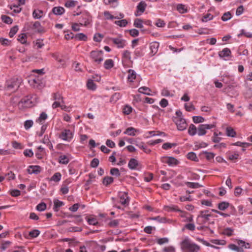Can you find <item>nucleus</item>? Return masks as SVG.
Wrapping results in <instances>:
<instances>
[{"mask_svg":"<svg viewBox=\"0 0 252 252\" xmlns=\"http://www.w3.org/2000/svg\"><path fill=\"white\" fill-rule=\"evenodd\" d=\"M181 247L182 250H188L189 252H198L200 250V247L191 243L188 238H186L182 241Z\"/></svg>","mask_w":252,"mask_h":252,"instance_id":"nucleus-1","label":"nucleus"},{"mask_svg":"<svg viewBox=\"0 0 252 252\" xmlns=\"http://www.w3.org/2000/svg\"><path fill=\"white\" fill-rule=\"evenodd\" d=\"M36 96H26L21 99L19 104H23L25 107H30L34 105V102L32 99H35Z\"/></svg>","mask_w":252,"mask_h":252,"instance_id":"nucleus-2","label":"nucleus"},{"mask_svg":"<svg viewBox=\"0 0 252 252\" xmlns=\"http://www.w3.org/2000/svg\"><path fill=\"white\" fill-rule=\"evenodd\" d=\"M215 126L213 124H201L197 128V134L199 136H202L206 133V129H210Z\"/></svg>","mask_w":252,"mask_h":252,"instance_id":"nucleus-3","label":"nucleus"},{"mask_svg":"<svg viewBox=\"0 0 252 252\" xmlns=\"http://www.w3.org/2000/svg\"><path fill=\"white\" fill-rule=\"evenodd\" d=\"M103 52L102 51H93L91 52V57L94 62L100 63L103 60Z\"/></svg>","mask_w":252,"mask_h":252,"instance_id":"nucleus-4","label":"nucleus"},{"mask_svg":"<svg viewBox=\"0 0 252 252\" xmlns=\"http://www.w3.org/2000/svg\"><path fill=\"white\" fill-rule=\"evenodd\" d=\"M20 79L12 78L7 82V88L9 90L17 89L20 86Z\"/></svg>","mask_w":252,"mask_h":252,"instance_id":"nucleus-5","label":"nucleus"},{"mask_svg":"<svg viewBox=\"0 0 252 252\" xmlns=\"http://www.w3.org/2000/svg\"><path fill=\"white\" fill-rule=\"evenodd\" d=\"M173 121L176 124L179 130L182 131L186 129L187 124L185 119H173Z\"/></svg>","mask_w":252,"mask_h":252,"instance_id":"nucleus-6","label":"nucleus"},{"mask_svg":"<svg viewBox=\"0 0 252 252\" xmlns=\"http://www.w3.org/2000/svg\"><path fill=\"white\" fill-rule=\"evenodd\" d=\"M161 161L167 163L169 165H176L178 164V160L172 157H164L161 158Z\"/></svg>","mask_w":252,"mask_h":252,"instance_id":"nucleus-7","label":"nucleus"},{"mask_svg":"<svg viewBox=\"0 0 252 252\" xmlns=\"http://www.w3.org/2000/svg\"><path fill=\"white\" fill-rule=\"evenodd\" d=\"M118 196L120 198V202L122 205H126L129 202V197L128 193L126 192L119 191Z\"/></svg>","mask_w":252,"mask_h":252,"instance_id":"nucleus-8","label":"nucleus"},{"mask_svg":"<svg viewBox=\"0 0 252 252\" xmlns=\"http://www.w3.org/2000/svg\"><path fill=\"white\" fill-rule=\"evenodd\" d=\"M110 40L119 48H123L126 45V40L121 37L111 38Z\"/></svg>","mask_w":252,"mask_h":252,"instance_id":"nucleus-9","label":"nucleus"},{"mask_svg":"<svg viewBox=\"0 0 252 252\" xmlns=\"http://www.w3.org/2000/svg\"><path fill=\"white\" fill-rule=\"evenodd\" d=\"M73 137V134L69 129H64L60 135V138L63 140L70 141Z\"/></svg>","mask_w":252,"mask_h":252,"instance_id":"nucleus-10","label":"nucleus"},{"mask_svg":"<svg viewBox=\"0 0 252 252\" xmlns=\"http://www.w3.org/2000/svg\"><path fill=\"white\" fill-rule=\"evenodd\" d=\"M80 24L81 25H84L85 26H87L88 25L91 21V17L90 15L87 13L83 14L79 19Z\"/></svg>","mask_w":252,"mask_h":252,"instance_id":"nucleus-11","label":"nucleus"},{"mask_svg":"<svg viewBox=\"0 0 252 252\" xmlns=\"http://www.w3.org/2000/svg\"><path fill=\"white\" fill-rule=\"evenodd\" d=\"M211 214H200L198 215L197 220L199 223H205L209 220V218L211 217Z\"/></svg>","mask_w":252,"mask_h":252,"instance_id":"nucleus-12","label":"nucleus"},{"mask_svg":"<svg viewBox=\"0 0 252 252\" xmlns=\"http://www.w3.org/2000/svg\"><path fill=\"white\" fill-rule=\"evenodd\" d=\"M231 52L228 48H225L221 51L219 53V56L221 58L224 59L225 60H227L226 58L230 57L231 56Z\"/></svg>","mask_w":252,"mask_h":252,"instance_id":"nucleus-13","label":"nucleus"},{"mask_svg":"<svg viewBox=\"0 0 252 252\" xmlns=\"http://www.w3.org/2000/svg\"><path fill=\"white\" fill-rule=\"evenodd\" d=\"M41 168L38 165H30L28 169V172L29 174H38L41 172Z\"/></svg>","mask_w":252,"mask_h":252,"instance_id":"nucleus-14","label":"nucleus"},{"mask_svg":"<svg viewBox=\"0 0 252 252\" xmlns=\"http://www.w3.org/2000/svg\"><path fill=\"white\" fill-rule=\"evenodd\" d=\"M147 6V4L144 1H141L137 6V13L140 12L139 14H135L136 16L140 15L141 14L143 13Z\"/></svg>","mask_w":252,"mask_h":252,"instance_id":"nucleus-15","label":"nucleus"},{"mask_svg":"<svg viewBox=\"0 0 252 252\" xmlns=\"http://www.w3.org/2000/svg\"><path fill=\"white\" fill-rule=\"evenodd\" d=\"M139 164L137 160L135 158H131L128 163V167L131 170H135L137 169V167Z\"/></svg>","mask_w":252,"mask_h":252,"instance_id":"nucleus-16","label":"nucleus"},{"mask_svg":"<svg viewBox=\"0 0 252 252\" xmlns=\"http://www.w3.org/2000/svg\"><path fill=\"white\" fill-rule=\"evenodd\" d=\"M64 9L61 6L54 7L52 9L53 13L57 15H61L64 12Z\"/></svg>","mask_w":252,"mask_h":252,"instance_id":"nucleus-17","label":"nucleus"},{"mask_svg":"<svg viewBox=\"0 0 252 252\" xmlns=\"http://www.w3.org/2000/svg\"><path fill=\"white\" fill-rule=\"evenodd\" d=\"M136 73L134 70L132 69H129L128 70V76L127 79L130 82H133V80L136 78Z\"/></svg>","mask_w":252,"mask_h":252,"instance_id":"nucleus-18","label":"nucleus"},{"mask_svg":"<svg viewBox=\"0 0 252 252\" xmlns=\"http://www.w3.org/2000/svg\"><path fill=\"white\" fill-rule=\"evenodd\" d=\"M114 182V178L112 177L106 176L103 179L102 183L103 184L107 187Z\"/></svg>","mask_w":252,"mask_h":252,"instance_id":"nucleus-19","label":"nucleus"},{"mask_svg":"<svg viewBox=\"0 0 252 252\" xmlns=\"http://www.w3.org/2000/svg\"><path fill=\"white\" fill-rule=\"evenodd\" d=\"M138 131V129H136L134 127H129L126 129V131L124 132V134L130 136H134L135 135V132Z\"/></svg>","mask_w":252,"mask_h":252,"instance_id":"nucleus-20","label":"nucleus"},{"mask_svg":"<svg viewBox=\"0 0 252 252\" xmlns=\"http://www.w3.org/2000/svg\"><path fill=\"white\" fill-rule=\"evenodd\" d=\"M59 162L63 164H67L69 161V158L66 155H61L59 158Z\"/></svg>","mask_w":252,"mask_h":252,"instance_id":"nucleus-21","label":"nucleus"},{"mask_svg":"<svg viewBox=\"0 0 252 252\" xmlns=\"http://www.w3.org/2000/svg\"><path fill=\"white\" fill-rule=\"evenodd\" d=\"M158 47L159 43L158 42H155L152 43L150 45V49L152 53L155 54L157 52Z\"/></svg>","mask_w":252,"mask_h":252,"instance_id":"nucleus-22","label":"nucleus"},{"mask_svg":"<svg viewBox=\"0 0 252 252\" xmlns=\"http://www.w3.org/2000/svg\"><path fill=\"white\" fill-rule=\"evenodd\" d=\"M43 11L39 9H35L32 12V16L34 19H39L42 16Z\"/></svg>","mask_w":252,"mask_h":252,"instance_id":"nucleus-23","label":"nucleus"},{"mask_svg":"<svg viewBox=\"0 0 252 252\" xmlns=\"http://www.w3.org/2000/svg\"><path fill=\"white\" fill-rule=\"evenodd\" d=\"M114 66V62L112 59L106 60L104 63V66L105 69H109L112 68Z\"/></svg>","mask_w":252,"mask_h":252,"instance_id":"nucleus-24","label":"nucleus"},{"mask_svg":"<svg viewBox=\"0 0 252 252\" xmlns=\"http://www.w3.org/2000/svg\"><path fill=\"white\" fill-rule=\"evenodd\" d=\"M197 128L193 124L190 125L188 133L191 136H194L197 132Z\"/></svg>","mask_w":252,"mask_h":252,"instance_id":"nucleus-25","label":"nucleus"},{"mask_svg":"<svg viewBox=\"0 0 252 252\" xmlns=\"http://www.w3.org/2000/svg\"><path fill=\"white\" fill-rule=\"evenodd\" d=\"M229 205L230 204L228 202L223 201L218 204V208L220 210L224 211L229 207Z\"/></svg>","mask_w":252,"mask_h":252,"instance_id":"nucleus-26","label":"nucleus"},{"mask_svg":"<svg viewBox=\"0 0 252 252\" xmlns=\"http://www.w3.org/2000/svg\"><path fill=\"white\" fill-rule=\"evenodd\" d=\"M185 184L189 188H190L191 189H196V188H199L203 187V186L200 185L198 183H192V182H186Z\"/></svg>","mask_w":252,"mask_h":252,"instance_id":"nucleus-27","label":"nucleus"},{"mask_svg":"<svg viewBox=\"0 0 252 252\" xmlns=\"http://www.w3.org/2000/svg\"><path fill=\"white\" fill-rule=\"evenodd\" d=\"M151 90L150 88L146 87H142L139 88L138 92L140 93H142L148 95H150L151 94L149 93Z\"/></svg>","mask_w":252,"mask_h":252,"instance_id":"nucleus-28","label":"nucleus"},{"mask_svg":"<svg viewBox=\"0 0 252 252\" xmlns=\"http://www.w3.org/2000/svg\"><path fill=\"white\" fill-rule=\"evenodd\" d=\"M54 205L53 209L55 211H58V208L64 205V203L63 201L56 200L54 201Z\"/></svg>","mask_w":252,"mask_h":252,"instance_id":"nucleus-29","label":"nucleus"},{"mask_svg":"<svg viewBox=\"0 0 252 252\" xmlns=\"http://www.w3.org/2000/svg\"><path fill=\"white\" fill-rule=\"evenodd\" d=\"M114 23L120 27H125L127 25V21L126 19H123L119 21H115Z\"/></svg>","mask_w":252,"mask_h":252,"instance_id":"nucleus-30","label":"nucleus"},{"mask_svg":"<svg viewBox=\"0 0 252 252\" xmlns=\"http://www.w3.org/2000/svg\"><path fill=\"white\" fill-rule=\"evenodd\" d=\"M53 97L54 100L55 101H61L62 103L63 102V97L59 92L54 93L53 94Z\"/></svg>","mask_w":252,"mask_h":252,"instance_id":"nucleus-31","label":"nucleus"},{"mask_svg":"<svg viewBox=\"0 0 252 252\" xmlns=\"http://www.w3.org/2000/svg\"><path fill=\"white\" fill-rule=\"evenodd\" d=\"M87 86L88 89L95 90L96 89V85L92 79H89L87 82Z\"/></svg>","mask_w":252,"mask_h":252,"instance_id":"nucleus-32","label":"nucleus"},{"mask_svg":"<svg viewBox=\"0 0 252 252\" xmlns=\"http://www.w3.org/2000/svg\"><path fill=\"white\" fill-rule=\"evenodd\" d=\"M133 25L136 28L142 29L143 28V21L140 19H136L134 21Z\"/></svg>","mask_w":252,"mask_h":252,"instance_id":"nucleus-33","label":"nucleus"},{"mask_svg":"<svg viewBox=\"0 0 252 252\" xmlns=\"http://www.w3.org/2000/svg\"><path fill=\"white\" fill-rule=\"evenodd\" d=\"M236 132L231 127H228L226 128V135L228 136L234 137L236 136Z\"/></svg>","mask_w":252,"mask_h":252,"instance_id":"nucleus-34","label":"nucleus"},{"mask_svg":"<svg viewBox=\"0 0 252 252\" xmlns=\"http://www.w3.org/2000/svg\"><path fill=\"white\" fill-rule=\"evenodd\" d=\"M74 38L81 41H86L87 40V36L83 33L76 34L74 36Z\"/></svg>","mask_w":252,"mask_h":252,"instance_id":"nucleus-35","label":"nucleus"},{"mask_svg":"<svg viewBox=\"0 0 252 252\" xmlns=\"http://www.w3.org/2000/svg\"><path fill=\"white\" fill-rule=\"evenodd\" d=\"M62 175L60 172L55 173L51 178V181H53L56 182H59L61 179Z\"/></svg>","mask_w":252,"mask_h":252,"instance_id":"nucleus-36","label":"nucleus"},{"mask_svg":"<svg viewBox=\"0 0 252 252\" xmlns=\"http://www.w3.org/2000/svg\"><path fill=\"white\" fill-rule=\"evenodd\" d=\"M48 117V116L46 113L45 112H42L38 119L36 120V122L42 124V122L44 121Z\"/></svg>","mask_w":252,"mask_h":252,"instance_id":"nucleus-37","label":"nucleus"},{"mask_svg":"<svg viewBox=\"0 0 252 252\" xmlns=\"http://www.w3.org/2000/svg\"><path fill=\"white\" fill-rule=\"evenodd\" d=\"M77 1L73 0H68L64 4L66 7H72L75 6L77 4Z\"/></svg>","mask_w":252,"mask_h":252,"instance_id":"nucleus-38","label":"nucleus"},{"mask_svg":"<svg viewBox=\"0 0 252 252\" xmlns=\"http://www.w3.org/2000/svg\"><path fill=\"white\" fill-rule=\"evenodd\" d=\"M40 231L38 229H33L30 231L29 233V235L31 238H36L40 234Z\"/></svg>","mask_w":252,"mask_h":252,"instance_id":"nucleus-39","label":"nucleus"},{"mask_svg":"<svg viewBox=\"0 0 252 252\" xmlns=\"http://www.w3.org/2000/svg\"><path fill=\"white\" fill-rule=\"evenodd\" d=\"M177 9L180 13H185L187 12V9L183 4H178L177 6Z\"/></svg>","mask_w":252,"mask_h":252,"instance_id":"nucleus-40","label":"nucleus"},{"mask_svg":"<svg viewBox=\"0 0 252 252\" xmlns=\"http://www.w3.org/2000/svg\"><path fill=\"white\" fill-rule=\"evenodd\" d=\"M214 16L213 15L211 14L210 13H207L202 17L201 21L203 22H207L208 21L212 20Z\"/></svg>","mask_w":252,"mask_h":252,"instance_id":"nucleus-41","label":"nucleus"},{"mask_svg":"<svg viewBox=\"0 0 252 252\" xmlns=\"http://www.w3.org/2000/svg\"><path fill=\"white\" fill-rule=\"evenodd\" d=\"M2 21L7 24H11L12 23V19L6 15H2L1 17Z\"/></svg>","mask_w":252,"mask_h":252,"instance_id":"nucleus-42","label":"nucleus"},{"mask_svg":"<svg viewBox=\"0 0 252 252\" xmlns=\"http://www.w3.org/2000/svg\"><path fill=\"white\" fill-rule=\"evenodd\" d=\"M187 158L193 161H197L198 158L194 152H189L187 154Z\"/></svg>","mask_w":252,"mask_h":252,"instance_id":"nucleus-43","label":"nucleus"},{"mask_svg":"<svg viewBox=\"0 0 252 252\" xmlns=\"http://www.w3.org/2000/svg\"><path fill=\"white\" fill-rule=\"evenodd\" d=\"M110 173L112 176L119 177L121 175L119 170L117 168H112L111 169Z\"/></svg>","mask_w":252,"mask_h":252,"instance_id":"nucleus-44","label":"nucleus"},{"mask_svg":"<svg viewBox=\"0 0 252 252\" xmlns=\"http://www.w3.org/2000/svg\"><path fill=\"white\" fill-rule=\"evenodd\" d=\"M232 17L231 13L230 12H225L222 16L221 19L223 21H227L230 20Z\"/></svg>","mask_w":252,"mask_h":252,"instance_id":"nucleus-45","label":"nucleus"},{"mask_svg":"<svg viewBox=\"0 0 252 252\" xmlns=\"http://www.w3.org/2000/svg\"><path fill=\"white\" fill-rule=\"evenodd\" d=\"M33 27L35 29H37V31L38 32H42L43 30L41 26V24L39 22L36 21L33 25Z\"/></svg>","mask_w":252,"mask_h":252,"instance_id":"nucleus-46","label":"nucleus"},{"mask_svg":"<svg viewBox=\"0 0 252 252\" xmlns=\"http://www.w3.org/2000/svg\"><path fill=\"white\" fill-rule=\"evenodd\" d=\"M36 208L39 211H43L46 209V204L44 202H41L36 206Z\"/></svg>","mask_w":252,"mask_h":252,"instance_id":"nucleus-47","label":"nucleus"},{"mask_svg":"<svg viewBox=\"0 0 252 252\" xmlns=\"http://www.w3.org/2000/svg\"><path fill=\"white\" fill-rule=\"evenodd\" d=\"M18 30V27L17 26H15L12 28L9 33V35L10 37H12L16 33Z\"/></svg>","mask_w":252,"mask_h":252,"instance_id":"nucleus-48","label":"nucleus"},{"mask_svg":"<svg viewBox=\"0 0 252 252\" xmlns=\"http://www.w3.org/2000/svg\"><path fill=\"white\" fill-rule=\"evenodd\" d=\"M132 108L129 105H126L123 108V113L126 115H128L132 112Z\"/></svg>","mask_w":252,"mask_h":252,"instance_id":"nucleus-49","label":"nucleus"},{"mask_svg":"<svg viewBox=\"0 0 252 252\" xmlns=\"http://www.w3.org/2000/svg\"><path fill=\"white\" fill-rule=\"evenodd\" d=\"M193 121L194 123H200L204 122V119L201 116H193L192 117Z\"/></svg>","mask_w":252,"mask_h":252,"instance_id":"nucleus-50","label":"nucleus"},{"mask_svg":"<svg viewBox=\"0 0 252 252\" xmlns=\"http://www.w3.org/2000/svg\"><path fill=\"white\" fill-rule=\"evenodd\" d=\"M104 15L106 19L107 20L109 19H119L118 17H115L112 15L108 11H105L104 12Z\"/></svg>","mask_w":252,"mask_h":252,"instance_id":"nucleus-51","label":"nucleus"},{"mask_svg":"<svg viewBox=\"0 0 252 252\" xmlns=\"http://www.w3.org/2000/svg\"><path fill=\"white\" fill-rule=\"evenodd\" d=\"M197 240L200 242H201L203 245L206 246H208V247H211L212 248H216V249H218L219 248L216 247V246H215L214 245H212L211 244H210L209 243H208V242L204 240L203 239H201V238H197Z\"/></svg>","mask_w":252,"mask_h":252,"instance_id":"nucleus-52","label":"nucleus"},{"mask_svg":"<svg viewBox=\"0 0 252 252\" xmlns=\"http://www.w3.org/2000/svg\"><path fill=\"white\" fill-rule=\"evenodd\" d=\"M167 208H168V211H173L175 212H179L183 213V211L180 209H178V206L176 205H172L170 206H167Z\"/></svg>","mask_w":252,"mask_h":252,"instance_id":"nucleus-53","label":"nucleus"},{"mask_svg":"<svg viewBox=\"0 0 252 252\" xmlns=\"http://www.w3.org/2000/svg\"><path fill=\"white\" fill-rule=\"evenodd\" d=\"M99 163V159L98 158H94L91 161L90 165L93 168H96L98 166Z\"/></svg>","mask_w":252,"mask_h":252,"instance_id":"nucleus-54","label":"nucleus"},{"mask_svg":"<svg viewBox=\"0 0 252 252\" xmlns=\"http://www.w3.org/2000/svg\"><path fill=\"white\" fill-rule=\"evenodd\" d=\"M26 37H27L25 33H22L19 35L17 39L22 44H24V43H26Z\"/></svg>","mask_w":252,"mask_h":252,"instance_id":"nucleus-55","label":"nucleus"},{"mask_svg":"<svg viewBox=\"0 0 252 252\" xmlns=\"http://www.w3.org/2000/svg\"><path fill=\"white\" fill-rule=\"evenodd\" d=\"M161 95L164 96H172L173 94L171 93L167 89H163L161 91Z\"/></svg>","mask_w":252,"mask_h":252,"instance_id":"nucleus-56","label":"nucleus"},{"mask_svg":"<svg viewBox=\"0 0 252 252\" xmlns=\"http://www.w3.org/2000/svg\"><path fill=\"white\" fill-rule=\"evenodd\" d=\"M33 124L32 120H27L25 122L24 127L26 129L31 128Z\"/></svg>","mask_w":252,"mask_h":252,"instance_id":"nucleus-57","label":"nucleus"},{"mask_svg":"<svg viewBox=\"0 0 252 252\" xmlns=\"http://www.w3.org/2000/svg\"><path fill=\"white\" fill-rule=\"evenodd\" d=\"M103 37V35L100 33L94 34V40L95 42H100Z\"/></svg>","mask_w":252,"mask_h":252,"instance_id":"nucleus-58","label":"nucleus"},{"mask_svg":"<svg viewBox=\"0 0 252 252\" xmlns=\"http://www.w3.org/2000/svg\"><path fill=\"white\" fill-rule=\"evenodd\" d=\"M130 35L132 37H136L139 35L138 30L133 29L128 30Z\"/></svg>","mask_w":252,"mask_h":252,"instance_id":"nucleus-59","label":"nucleus"},{"mask_svg":"<svg viewBox=\"0 0 252 252\" xmlns=\"http://www.w3.org/2000/svg\"><path fill=\"white\" fill-rule=\"evenodd\" d=\"M152 220H157L159 222L161 223H165L166 222V218H161L159 216L156 217L152 218Z\"/></svg>","mask_w":252,"mask_h":252,"instance_id":"nucleus-60","label":"nucleus"},{"mask_svg":"<svg viewBox=\"0 0 252 252\" xmlns=\"http://www.w3.org/2000/svg\"><path fill=\"white\" fill-rule=\"evenodd\" d=\"M42 143L44 144H47L48 146H50L52 148H53V146L50 141L48 136L47 135H44V138L42 140Z\"/></svg>","mask_w":252,"mask_h":252,"instance_id":"nucleus-61","label":"nucleus"},{"mask_svg":"<svg viewBox=\"0 0 252 252\" xmlns=\"http://www.w3.org/2000/svg\"><path fill=\"white\" fill-rule=\"evenodd\" d=\"M25 156L27 157H32L33 155V153L31 149H26L23 153Z\"/></svg>","mask_w":252,"mask_h":252,"instance_id":"nucleus-62","label":"nucleus"},{"mask_svg":"<svg viewBox=\"0 0 252 252\" xmlns=\"http://www.w3.org/2000/svg\"><path fill=\"white\" fill-rule=\"evenodd\" d=\"M244 35L247 37H252V33L247 32L244 30H242L241 31V33L238 35L239 36L240 35Z\"/></svg>","mask_w":252,"mask_h":252,"instance_id":"nucleus-63","label":"nucleus"},{"mask_svg":"<svg viewBox=\"0 0 252 252\" xmlns=\"http://www.w3.org/2000/svg\"><path fill=\"white\" fill-rule=\"evenodd\" d=\"M156 25L158 27H163L165 25V23L163 20L158 19L157 20Z\"/></svg>","mask_w":252,"mask_h":252,"instance_id":"nucleus-64","label":"nucleus"}]
</instances>
